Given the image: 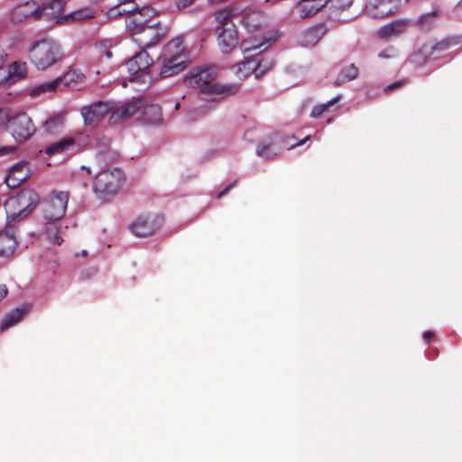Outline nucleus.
<instances>
[{
	"label": "nucleus",
	"instance_id": "1",
	"mask_svg": "<svg viewBox=\"0 0 462 462\" xmlns=\"http://www.w3.org/2000/svg\"><path fill=\"white\" fill-rule=\"evenodd\" d=\"M277 37L278 34L273 32L269 38L255 35L242 41L241 49L245 60L232 67L233 72L239 79L246 78L251 73H254L255 78H258L272 67L268 60H264L262 48L265 50Z\"/></svg>",
	"mask_w": 462,
	"mask_h": 462
},
{
	"label": "nucleus",
	"instance_id": "2",
	"mask_svg": "<svg viewBox=\"0 0 462 462\" xmlns=\"http://www.w3.org/2000/svg\"><path fill=\"white\" fill-rule=\"evenodd\" d=\"M217 76V67L194 69L185 76L184 83L187 87L199 88L201 92L214 93L221 97L232 95L238 90L236 84H211Z\"/></svg>",
	"mask_w": 462,
	"mask_h": 462
},
{
	"label": "nucleus",
	"instance_id": "3",
	"mask_svg": "<svg viewBox=\"0 0 462 462\" xmlns=\"http://www.w3.org/2000/svg\"><path fill=\"white\" fill-rule=\"evenodd\" d=\"M28 51L32 64L42 71L61 61L64 56L60 44L50 38L34 42Z\"/></svg>",
	"mask_w": 462,
	"mask_h": 462
},
{
	"label": "nucleus",
	"instance_id": "4",
	"mask_svg": "<svg viewBox=\"0 0 462 462\" xmlns=\"http://www.w3.org/2000/svg\"><path fill=\"white\" fill-rule=\"evenodd\" d=\"M186 60L182 39L171 40L162 50L161 76L169 78L179 74L185 69Z\"/></svg>",
	"mask_w": 462,
	"mask_h": 462
},
{
	"label": "nucleus",
	"instance_id": "5",
	"mask_svg": "<svg viewBox=\"0 0 462 462\" xmlns=\"http://www.w3.org/2000/svg\"><path fill=\"white\" fill-rule=\"evenodd\" d=\"M125 176L120 169L113 168L99 172L93 182L95 193L101 199L116 195L121 189Z\"/></svg>",
	"mask_w": 462,
	"mask_h": 462
},
{
	"label": "nucleus",
	"instance_id": "6",
	"mask_svg": "<svg viewBox=\"0 0 462 462\" xmlns=\"http://www.w3.org/2000/svg\"><path fill=\"white\" fill-rule=\"evenodd\" d=\"M38 200V196L32 190H23L17 196L9 198L5 203L7 219L14 220L20 216L29 214Z\"/></svg>",
	"mask_w": 462,
	"mask_h": 462
},
{
	"label": "nucleus",
	"instance_id": "7",
	"mask_svg": "<svg viewBox=\"0 0 462 462\" xmlns=\"http://www.w3.org/2000/svg\"><path fill=\"white\" fill-rule=\"evenodd\" d=\"M69 193L63 190H52L44 201V219H62L66 214Z\"/></svg>",
	"mask_w": 462,
	"mask_h": 462
},
{
	"label": "nucleus",
	"instance_id": "8",
	"mask_svg": "<svg viewBox=\"0 0 462 462\" xmlns=\"http://www.w3.org/2000/svg\"><path fill=\"white\" fill-rule=\"evenodd\" d=\"M155 14V10L149 6H143L141 8L134 9H122L118 10L116 13L112 14L111 15H122L125 14V25L129 30L131 34H134L137 31L141 30L143 27L147 26L152 23V21L149 20Z\"/></svg>",
	"mask_w": 462,
	"mask_h": 462
},
{
	"label": "nucleus",
	"instance_id": "9",
	"mask_svg": "<svg viewBox=\"0 0 462 462\" xmlns=\"http://www.w3.org/2000/svg\"><path fill=\"white\" fill-rule=\"evenodd\" d=\"M8 131L18 143L30 139L36 132L32 119L24 113L11 116L7 125Z\"/></svg>",
	"mask_w": 462,
	"mask_h": 462
},
{
	"label": "nucleus",
	"instance_id": "10",
	"mask_svg": "<svg viewBox=\"0 0 462 462\" xmlns=\"http://www.w3.org/2000/svg\"><path fill=\"white\" fill-rule=\"evenodd\" d=\"M152 64V59L145 51H141L133 58L129 59L125 68L127 69L130 75V81H142L146 82V79L150 80L151 77L147 72V69Z\"/></svg>",
	"mask_w": 462,
	"mask_h": 462
},
{
	"label": "nucleus",
	"instance_id": "11",
	"mask_svg": "<svg viewBox=\"0 0 462 462\" xmlns=\"http://www.w3.org/2000/svg\"><path fill=\"white\" fill-rule=\"evenodd\" d=\"M166 29L160 23H151L137 31L132 37L141 48H149L158 43L165 35Z\"/></svg>",
	"mask_w": 462,
	"mask_h": 462
},
{
	"label": "nucleus",
	"instance_id": "12",
	"mask_svg": "<svg viewBox=\"0 0 462 462\" xmlns=\"http://www.w3.org/2000/svg\"><path fill=\"white\" fill-rule=\"evenodd\" d=\"M143 106V98L133 97L132 99L119 105H112L111 113L109 115V124L116 125L122 120L130 118L140 112Z\"/></svg>",
	"mask_w": 462,
	"mask_h": 462
},
{
	"label": "nucleus",
	"instance_id": "13",
	"mask_svg": "<svg viewBox=\"0 0 462 462\" xmlns=\"http://www.w3.org/2000/svg\"><path fill=\"white\" fill-rule=\"evenodd\" d=\"M112 104L109 102L97 101L80 108L85 125H94L100 122L105 116L110 115Z\"/></svg>",
	"mask_w": 462,
	"mask_h": 462
},
{
	"label": "nucleus",
	"instance_id": "14",
	"mask_svg": "<svg viewBox=\"0 0 462 462\" xmlns=\"http://www.w3.org/2000/svg\"><path fill=\"white\" fill-rule=\"evenodd\" d=\"M40 5L35 1H26L14 6L9 14L10 21L14 24L29 19L39 20Z\"/></svg>",
	"mask_w": 462,
	"mask_h": 462
},
{
	"label": "nucleus",
	"instance_id": "15",
	"mask_svg": "<svg viewBox=\"0 0 462 462\" xmlns=\"http://www.w3.org/2000/svg\"><path fill=\"white\" fill-rule=\"evenodd\" d=\"M42 236L51 244L60 245L64 241L65 230L68 226L61 223V219H44Z\"/></svg>",
	"mask_w": 462,
	"mask_h": 462
},
{
	"label": "nucleus",
	"instance_id": "16",
	"mask_svg": "<svg viewBox=\"0 0 462 462\" xmlns=\"http://www.w3.org/2000/svg\"><path fill=\"white\" fill-rule=\"evenodd\" d=\"M217 45L223 53H228L238 44V34L235 25L216 28Z\"/></svg>",
	"mask_w": 462,
	"mask_h": 462
},
{
	"label": "nucleus",
	"instance_id": "17",
	"mask_svg": "<svg viewBox=\"0 0 462 462\" xmlns=\"http://www.w3.org/2000/svg\"><path fill=\"white\" fill-rule=\"evenodd\" d=\"M64 0H51L40 5L39 20L45 19L56 23H65L67 14H63Z\"/></svg>",
	"mask_w": 462,
	"mask_h": 462
},
{
	"label": "nucleus",
	"instance_id": "18",
	"mask_svg": "<svg viewBox=\"0 0 462 462\" xmlns=\"http://www.w3.org/2000/svg\"><path fill=\"white\" fill-rule=\"evenodd\" d=\"M398 8L396 0H368L365 13L374 18H383L393 14Z\"/></svg>",
	"mask_w": 462,
	"mask_h": 462
},
{
	"label": "nucleus",
	"instance_id": "19",
	"mask_svg": "<svg viewBox=\"0 0 462 462\" xmlns=\"http://www.w3.org/2000/svg\"><path fill=\"white\" fill-rule=\"evenodd\" d=\"M31 175V170L26 162H19L13 165L5 176V183L11 189H15L23 183Z\"/></svg>",
	"mask_w": 462,
	"mask_h": 462
},
{
	"label": "nucleus",
	"instance_id": "20",
	"mask_svg": "<svg viewBox=\"0 0 462 462\" xmlns=\"http://www.w3.org/2000/svg\"><path fill=\"white\" fill-rule=\"evenodd\" d=\"M83 137L82 134L79 133L73 136H68L61 140L52 143L45 147V153L49 156L61 154L65 152L71 150L75 145H79V139Z\"/></svg>",
	"mask_w": 462,
	"mask_h": 462
},
{
	"label": "nucleus",
	"instance_id": "21",
	"mask_svg": "<svg viewBox=\"0 0 462 462\" xmlns=\"http://www.w3.org/2000/svg\"><path fill=\"white\" fill-rule=\"evenodd\" d=\"M141 119L151 125L159 124L162 120V109L158 105L146 104L143 99V106L141 107Z\"/></svg>",
	"mask_w": 462,
	"mask_h": 462
},
{
	"label": "nucleus",
	"instance_id": "22",
	"mask_svg": "<svg viewBox=\"0 0 462 462\" xmlns=\"http://www.w3.org/2000/svg\"><path fill=\"white\" fill-rule=\"evenodd\" d=\"M408 22L406 20H397L389 23L378 30V35L383 39H389L398 36L407 29Z\"/></svg>",
	"mask_w": 462,
	"mask_h": 462
},
{
	"label": "nucleus",
	"instance_id": "23",
	"mask_svg": "<svg viewBox=\"0 0 462 462\" xmlns=\"http://www.w3.org/2000/svg\"><path fill=\"white\" fill-rule=\"evenodd\" d=\"M326 33L323 24H319L306 30L301 36V44L306 47L316 45Z\"/></svg>",
	"mask_w": 462,
	"mask_h": 462
},
{
	"label": "nucleus",
	"instance_id": "24",
	"mask_svg": "<svg viewBox=\"0 0 462 462\" xmlns=\"http://www.w3.org/2000/svg\"><path fill=\"white\" fill-rule=\"evenodd\" d=\"M239 14V9L235 6H227L215 12L214 17L217 27L235 25L232 19Z\"/></svg>",
	"mask_w": 462,
	"mask_h": 462
},
{
	"label": "nucleus",
	"instance_id": "25",
	"mask_svg": "<svg viewBox=\"0 0 462 462\" xmlns=\"http://www.w3.org/2000/svg\"><path fill=\"white\" fill-rule=\"evenodd\" d=\"M28 73V66L24 61H14L8 66L7 80L14 84L23 79Z\"/></svg>",
	"mask_w": 462,
	"mask_h": 462
},
{
	"label": "nucleus",
	"instance_id": "26",
	"mask_svg": "<svg viewBox=\"0 0 462 462\" xmlns=\"http://www.w3.org/2000/svg\"><path fill=\"white\" fill-rule=\"evenodd\" d=\"M324 5V3L316 0H301L298 3L297 9L301 18H308L316 14Z\"/></svg>",
	"mask_w": 462,
	"mask_h": 462
},
{
	"label": "nucleus",
	"instance_id": "27",
	"mask_svg": "<svg viewBox=\"0 0 462 462\" xmlns=\"http://www.w3.org/2000/svg\"><path fill=\"white\" fill-rule=\"evenodd\" d=\"M154 226L147 217H138L131 225V230L136 236L145 237L154 232Z\"/></svg>",
	"mask_w": 462,
	"mask_h": 462
},
{
	"label": "nucleus",
	"instance_id": "28",
	"mask_svg": "<svg viewBox=\"0 0 462 462\" xmlns=\"http://www.w3.org/2000/svg\"><path fill=\"white\" fill-rule=\"evenodd\" d=\"M58 80L53 79L49 82H42L38 85H35L29 89V96L32 98L42 97V96H47L48 94L55 93L58 89Z\"/></svg>",
	"mask_w": 462,
	"mask_h": 462
},
{
	"label": "nucleus",
	"instance_id": "29",
	"mask_svg": "<svg viewBox=\"0 0 462 462\" xmlns=\"http://www.w3.org/2000/svg\"><path fill=\"white\" fill-rule=\"evenodd\" d=\"M85 79L84 74L78 70H69L63 76L58 77V85L62 84L66 88H76Z\"/></svg>",
	"mask_w": 462,
	"mask_h": 462
},
{
	"label": "nucleus",
	"instance_id": "30",
	"mask_svg": "<svg viewBox=\"0 0 462 462\" xmlns=\"http://www.w3.org/2000/svg\"><path fill=\"white\" fill-rule=\"evenodd\" d=\"M17 245L16 239L7 232H0V256L8 257L13 254Z\"/></svg>",
	"mask_w": 462,
	"mask_h": 462
},
{
	"label": "nucleus",
	"instance_id": "31",
	"mask_svg": "<svg viewBox=\"0 0 462 462\" xmlns=\"http://www.w3.org/2000/svg\"><path fill=\"white\" fill-rule=\"evenodd\" d=\"M26 311L27 310L24 308H17L8 312L0 323V330L5 331L20 322Z\"/></svg>",
	"mask_w": 462,
	"mask_h": 462
},
{
	"label": "nucleus",
	"instance_id": "32",
	"mask_svg": "<svg viewBox=\"0 0 462 462\" xmlns=\"http://www.w3.org/2000/svg\"><path fill=\"white\" fill-rule=\"evenodd\" d=\"M262 20L263 17L260 13L251 12L244 15L242 23L249 32H254L260 27Z\"/></svg>",
	"mask_w": 462,
	"mask_h": 462
},
{
	"label": "nucleus",
	"instance_id": "33",
	"mask_svg": "<svg viewBox=\"0 0 462 462\" xmlns=\"http://www.w3.org/2000/svg\"><path fill=\"white\" fill-rule=\"evenodd\" d=\"M96 11L91 7H84L67 14L66 23L83 21L94 17Z\"/></svg>",
	"mask_w": 462,
	"mask_h": 462
},
{
	"label": "nucleus",
	"instance_id": "34",
	"mask_svg": "<svg viewBox=\"0 0 462 462\" xmlns=\"http://www.w3.org/2000/svg\"><path fill=\"white\" fill-rule=\"evenodd\" d=\"M63 124V116L54 115L44 122L43 129L47 134H55L62 127Z\"/></svg>",
	"mask_w": 462,
	"mask_h": 462
},
{
	"label": "nucleus",
	"instance_id": "35",
	"mask_svg": "<svg viewBox=\"0 0 462 462\" xmlns=\"http://www.w3.org/2000/svg\"><path fill=\"white\" fill-rule=\"evenodd\" d=\"M358 76V69L354 64L343 68L337 79V84L340 85L354 80Z\"/></svg>",
	"mask_w": 462,
	"mask_h": 462
},
{
	"label": "nucleus",
	"instance_id": "36",
	"mask_svg": "<svg viewBox=\"0 0 462 462\" xmlns=\"http://www.w3.org/2000/svg\"><path fill=\"white\" fill-rule=\"evenodd\" d=\"M280 149L275 147L273 144H262L257 148V154L263 158H273L277 155Z\"/></svg>",
	"mask_w": 462,
	"mask_h": 462
},
{
	"label": "nucleus",
	"instance_id": "37",
	"mask_svg": "<svg viewBox=\"0 0 462 462\" xmlns=\"http://www.w3.org/2000/svg\"><path fill=\"white\" fill-rule=\"evenodd\" d=\"M339 98H340V96H337V97L330 99L327 103L320 104V105H318V106H314L312 111H311V116L312 117H319V116H320L330 106L335 105V103L337 102L339 100Z\"/></svg>",
	"mask_w": 462,
	"mask_h": 462
},
{
	"label": "nucleus",
	"instance_id": "38",
	"mask_svg": "<svg viewBox=\"0 0 462 462\" xmlns=\"http://www.w3.org/2000/svg\"><path fill=\"white\" fill-rule=\"evenodd\" d=\"M448 47H449V42L442 41L434 45H430V46L425 45L422 48V51L425 55H428V54H432L434 51H443L447 50Z\"/></svg>",
	"mask_w": 462,
	"mask_h": 462
},
{
	"label": "nucleus",
	"instance_id": "39",
	"mask_svg": "<svg viewBox=\"0 0 462 462\" xmlns=\"http://www.w3.org/2000/svg\"><path fill=\"white\" fill-rule=\"evenodd\" d=\"M438 15V10L422 14L419 22L425 29H430L434 25V19Z\"/></svg>",
	"mask_w": 462,
	"mask_h": 462
},
{
	"label": "nucleus",
	"instance_id": "40",
	"mask_svg": "<svg viewBox=\"0 0 462 462\" xmlns=\"http://www.w3.org/2000/svg\"><path fill=\"white\" fill-rule=\"evenodd\" d=\"M195 3V0H175V5L178 10H184L190 7Z\"/></svg>",
	"mask_w": 462,
	"mask_h": 462
},
{
	"label": "nucleus",
	"instance_id": "41",
	"mask_svg": "<svg viewBox=\"0 0 462 462\" xmlns=\"http://www.w3.org/2000/svg\"><path fill=\"white\" fill-rule=\"evenodd\" d=\"M378 57L382 58V59H391V58H393V57H395V51H394V49L393 47H389V48L380 51L379 54H378Z\"/></svg>",
	"mask_w": 462,
	"mask_h": 462
},
{
	"label": "nucleus",
	"instance_id": "42",
	"mask_svg": "<svg viewBox=\"0 0 462 462\" xmlns=\"http://www.w3.org/2000/svg\"><path fill=\"white\" fill-rule=\"evenodd\" d=\"M11 116L6 109L0 108V127L8 125V120Z\"/></svg>",
	"mask_w": 462,
	"mask_h": 462
},
{
	"label": "nucleus",
	"instance_id": "43",
	"mask_svg": "<svg viewBox=\"0 0 462 462\" xmlns=\"http://www.w3.org/2000/svg\"><path fill=\"white\" fill-rule=\"evenodd\" d=\"M15 148L14 146H4L0 148V156L14 153Z\"/></svg>",
	"mask_w": 462,
	"mask_h": 462
},
{
	"label": "nucleus",
	"instance_id": "44",
	"mask_svg": "<svg viewBox=\"0 0 462 462\" xmlns=\"http://www.w3.org/2000/svg\"><path fill=\"white\" fill-rule=\"evenodd\" d=\"M8 290L5 284H0V301L7 295Z\"/></svg>",
	"mask_w": 462,
	"mask_h": 462
},
{
	"label": "nucleus",
	"instance_id": "45",
	"mask_svg": "<svg viewBox=\"0 0 462 462\" xmlns=\"http://www.w3.org/2000/svg\"><path fill=\"white\" fill-rule=\"evenodd\" d=\"M232 185L226 186L218 195L217 198H221L223 195L226 194L228 190L231 189Z\"/></svg>",
	"mask_w": 462,
	"mask_h": 462
},
{
	"label": "nucleus",
	"instance_id": "46",
	"mask_svg": "<svg viewBox=\"0 0 462 462\" xmlns=\"http://www.w3.org/2000/svg\"><path fill=\"white\" fill-rule=\"evenodd\" d=\"M402 84V81H400V82H396V83H394V84L389 85V86L386 88V90H390V89L395 88H397V87L401 86Z\"/></svg>",
	"mask_w": 462,
	"mask_h": 462
},
{
	"label": "nucleus",
	"instance_id": "47",
	"mask_svg": "<svg viewBox=\"0 0 462 462\" xmlns=\"http://www.w3.org/2000/svg\"><path fill=\"white\" fill-rule=\"evenodd\" d=\"M433 337V334L430 331H425L423 333V338L424 339H429V338H431Z\"/></svg>",
	"mask_w": 462,
	"mask_h": 462
},
{
	"label": "nucleus",
	"instance_id": "48",
	"mask_svg": "<svg viewBox=\"0 0 462 462\" xmlns=\"http://www.w3.org/2000/svg\"><path fill=\"white\" fill-rule=\"evenodd\" d=\"M5 62V53L4 51L0 49V66Z\"/></svg>",
	"mask_w": 462,
	"mask_h": 462
},
{
	"label": "nucleus",
	"instance_id": "49",
	"mask_svg": "<svg viewBox=\"0 0 462 462\" xmlns=\"http://www.w3.org/2000/svg\"><path fill=\"white\" fill-rule=\"evenodd\" d=\"M308 139H310V136H307V137H305L304 139H302L300 142H299V143H297V145H300V144H302V143H305Z\"/></svg>",
	"mask_w": 462,
	"mask_h": 462
},
{
	"label": "nucleus",
	"instance_id": "50",
	"mask_svg": "<svg viewBox=\"0 0 462 462\" xmlns=\"http://www.w3.org/2000/svg\"><path fill=\"white\" fill-rule=\"evenodd\" d=\"M106 56L107 58H111V56H112V52H111L110 51H107L106 52Z\"/></svg>",
	"mask_w": 462,
	"mask_h": 462
},
{
	"label": "nucleus",
	"instance_id": "51",
	"mask_svg": "<svg viewBox=\"0 0 462 462\" xmlns=\"http://www.w3.org/2000/svg\"><path fill=\"white\" fill-rule=\"evenodd\" d=\"M82 169L86 170L88 174H90L89 168H87V167L83 166Z\"/></svg>",
	"mask_w": 462,
	"mask_h": 462
},
{
	"label": "nucleus",
	"instance_id": "52",
	"mask_svg": "<svg viewBox=\"0 0 462 462\" xmlns=\"http://www.w3.org/2000/svg\"><path fill=\"white\" fill-rule=\"evenodd\" d=\"M119 3L123 4V3H126V2H130L131 0H118Z\"/></svg>",
	"mask_w": 462,
	"mask_h": 462
},
{
	"label": "nucleus",
	"instance_id": "53",
	"mask_svg": "<svg viewBox=\"0 0 462 462\" xmlns=\"http://www.w3.org/2000/svg\"><path fill=\"white\" fill-rule=\"evenodd\" d=\"M459 5H462V0H460Z\"/></svg>",
	"mask_w": 462,
	"mask_h": 462
}]
</instances>
